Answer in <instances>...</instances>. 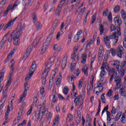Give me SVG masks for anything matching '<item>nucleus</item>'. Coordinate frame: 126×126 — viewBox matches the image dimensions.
Listing matches in <instances>:
<instances>
[{"mask_svg":"<svg viewBox=\"0 0 126 126\" xmlns=\"http://www.w3.org/2000/svg\"><path fill=\"white\" fill-rule=\"evenodd\" d=\"M113 35L109 36H106L104 37V43L105 46L109 47L110 46V39H112L113 42L114 46H116L118 43V41H119V36L117 35V32H114L112 33Z\"/></svg>","mask_w":126,"mask_h":126,"instance_id":"1","label":"nucleus"},{"mask_svg":"<svg viewBox=\"0 0 126 126\" xmlns=\"http://www.w3.org/2000/svg\"><path fill=\"white\" fill-rule=\"evenodd\" d=\"M40 110L39 113L36 115V118L38 121H41L42 118H43V116L45 115L46 112L48 111V110L45 109L46 108V101L43 102L42 105H40Z\"/></svg>","mask_w":126,"mask_h":126,"instance_id":"2","label":"nucleus"},{"mask_svg":"<svg viewBox=\"0 0 126 126\" xmlns=\"http://www.w3.org/2000/svg\"><path fill=\"white\" fill-rule=\"evenodd\" d=\"M24 89L25 91L24 92V93L23 94L21 95L20 97L19 103H23V98H24V97H25V96L27 95V91L29 90V86L28 85V82L27 81L25 84Z\"/></svg>","mask_w":126,"mask_h":126,"instance_id":"3","label":"nucleus"},{"mask_svg":"<svg viewBox=\"0 0 126 126\" xmlns=\"http://www.w3.org/2000/svg\"><path fill=\"white\" fill-rule=\"evenodd\" d=\"M117 55L119 58L122 59L123 56L125 55V49L122 45H119L118 48L116 49Z\"/></svg>","mask_w":126,"mask_h":126,"instance_id":"4","label":"nucleus"},{"mask_svg":"<svg viewBox=\"0 0 126 126\" xmlns=\"http://www.w3.org/2000/svg\"><path fill=\"white\" fill-rule=\"evenodd\" d=\"M54 64V60L51 61V59H49V61L45 63V70H44V73L49 74V72L50 71V69L51 68V66Z\"/></svg>","mask_w":126,"mask_h":126,"instance_id":"5","label":"nucleus"},{"mask_svg":"<svg viewBox=\"0 0 126 126\" xmlns=\"http://www.w3.org/2000/svg\"><path fill=\"white\" fill-rule=\"evenodd\" d=\"M115 82L116 83V85L115 86V90H118L120 89V87L122 85V78L121 77H114Z\"/></svg>","mask_w":126,"mask_h":126,"instance_id":"6","label":"nucleus"},{"mask_svg":"<svg viewBox=\"0 0 126 126\" xmlns=\"http://www.w3.org/2000/svg\"><path fill=\"white\" fill-rule=\"evenodd\" d=\"M7 89H5L4 91L3 92V98L1 100L0 102V106L1 107L2 105L5 103V100H6V98H7Z\"/></svg>","mask_w":126,"mask_h":126,"instance_id":"7","label":"nucleus"},{"mask_svg":"<svg viewBox=\"0 0 126 126\" xmlns=\"http://www.w3.org/2000/svg\"><path fill=\"white\" fill-rule=\"evenodd\" d=\"M20 33H17V34H15V36L13 37V40H14L13 44L15 46H18L20 43V36L19 35Z\"/></svg>","mask_w":126,"mask_h":126,"instance_id":"8","label":"nucleus"},{"mask_svg":"<svg viewBox=\"0 0 126 126\" xmlns=\"http://www.w3.org/2000/svg\"><path fill=\"white\" fill-rule=\"evenodd\" d=\"M24 28H25V26L24 25L23 26H22L18 31L15 30L11 34V36H14V35H17L18 33H19V36H20L21 34H22V31L24 30Z\"/></svg>","mask_w":126,"mask_h":126,"instance_id":"9","label":"nucleus"},{"mask_svg":"<svg viewBox=\"0 0 126 126\" xmlns=\"http://www.w3.org/2000/svg\"><path fill=\"white\" fill-rule=\"evenodd\" d=\"M92 82L90 81V83L88 84L87 86V90L88 91H91V90H93V81H94V78H95V76L94 75L92 76Z\"/></svg>","mask_w":126,"mask_h":126,"instance_id":"10","label":"nucleus"},{"mask_svg":"<svg viewBox=\"0 0 126 126\" xmlns=\"http://www.w3.org/2000/svg\"><path fill=\"white\" fill-rule=\"evenodd\" d=\"M37 69V65H36V62L33 61L31 66V69H30V72H32L34 73L36 70Z\"/></svg>","mask_w":126,"mask_h":126,"instance_id":"11","label":"nucleus"},{"mask_svg":"<svg viewBox=\"0 0 126 126\" xmlns=\"http://www.w3.org/2000/svg\"><path fill=\"white\" fill-rule=\"evenodd\" d=\"M114 22L115 26H121L122 25V20L118 17H115L114 19Z\"/></svg>","mask_w":126,"mask_h":126,"instance_id":"12","label":"nucleus"},{"mask_svg":"<svg viewBox=\"0 0 126 126\" xmlns=\"http://www.w3.org/2000/svg\"><path fill=\"white\" fill-rule=\"evenodd\" d=\"M18 115H19V116L15 119L14 121L13 122L14 125H16L17 123H19V121H20L21 119L20 116L22 115V110L19 111Z\"/></svg>","mask_w":126,"mask_h":126,"instance_id":"13","label":"nucleus"},{"mask_svg":"<svg viewBox=\"0 0 126 126\" xmlns=\"http://www.w3.org/2000/svg\"><path fill=\"white\" fill-rule=\"evenodd\" d=\"M106 70L108 72L109 75H111V74H116V71L114 68H111L110 67H107V68H106Z\"/></svg>","mask_w":126,"mask_h":126,"instance_id":"14","label":"nucleus"},{"mask_svg":"<svg viewBox=\"0 0 126 126\" xmlns=\"http://www.w3.org/2000/svg\"><path fill=\"white\" fill-rule=\"evenodd\" d=\"M67 56H64L62 61V69H64L66 66V63H67Z\"/></svg>","mask_w":126,"mask_h":126,"instance_id":"15","label":"nucleus"},{"mask_svg":"<svg viewBox=\"0 0 126 126\" xmlns=\"http://www.w3.org/2000/svg\"><path fill=\"white\" fill-rule=\"evenodd\" d=\"M64 3H60L56 9V13L58 14V16H60V14H61V11L62 10V7H63V5Z\"/></svg>","mask_w":126,"mask_h":126,"instance_id":"16","label":"nucleus"},{"mask_svg":"<svg viewBox=\"0 0 126 126\" xmlns=\"http://www.w3.org/2000/svg\"><path fill=\"white\" fill-rule=\"evenodd\" d=\"M59 120H60V116L58 115L56 116L54 121H53V126H58L59 124Z\"/></svg>","mask_w":126,"mask_h":126,"instance_id":"17","label":"nucleus"},{"mask_svg":"<svg viewBox=\"0 0 126 126\" xmlns=\"http://www.w3.org/2000/svg\"><path fill=\"white\" fill-rule=\"evenodd\" d=\"M81 95H78L76 97H75L74 102L75 103V105L76 106H77L78 105H79V103H80V97Z\"/></svg>","mask_w":126,"mask_h":126,"instance_id":"18","label":"nucleus"},{"mask_svg":"<svg viewBox=\"0 0 126 126\" xmlns=\"http://www.w3.org/2000/svg\"><path fill=\"white\" fill-rule=\"evenodd\" d=\"M47 76H48V74L46 73H43L42 75L41 78L42 79V84L45 85L46 84V78H47Z\"/></svg>","mask_w":126,"mask_h":126,"instance_id":"19","label":"nucleus"},{"mask_svg":"<svg viewBox=\"0 0 126 126\" xmlns=\"http://www.w3.org/2000/svg\"><path fill=\"white\" fill-rule=\"evenodd\" d=\"M82 60H81V63H83V64H84V63H86V60L87 59V55L86 54L84 53L82 55Z\"/></svg>","mask_w":126,"mask_h":126,"instance_id":"20","label":"nucleus"},{"mask_svg":"<svg viewBox=\"0 0 126 126\" xmlns=\"http://www.w3.org/2000/svg\"><path fill=\"white\" fill-rule=\"evenodd\" d=\"M8 34H9V32H7L6 34L4 35L2 40H1L0 44H2L3 45H4V44H5L6 40H7V35H8Z\"/></svg>","mask_w":126,"mask_h":126,"instance_id":"21","label":"nucleus"},{"mask_svg":"<svg viewBox=\"0 0 126 126\" xmlns=\"http://www.w3.org/2000/svg\"><path fill=\"white\" fill-rule=\"evenodd\" d=\"M82 70L86 76H88V65L86 64L83 68Z\"/></svg>","mask_w":126,"mask_h":126,"instance_id":"22","label":"nucleus"},{"mask_svg":"<svg viewBox=\"0 0 126 126\" xmlns=\"http://www.w3.org/2000/svg\"><path fill=\"white\" fill-rule=\"evenodd\" d=\"M98 56L99 58H102L104 56V48L103 46H100L99 47V50L98 51Z\"/></svg>","mask_w":126,"mask_h":126,"instance_id":"23","label":"nucleus"},{"mask_svg":"<svg viewBox=\"0 0 126 126\" xmlns=\"http://www.w3.org/2000/svg\"><path fill=\"white\" fill-rule=\"evenodd\" d=\"M113 65L116 66V69H120V64H121V62L118 60H116L113 61V63L112 64Z\"/></svg>","mask_w":126,"mask_h":126,"instance_id":"24","label":"nucleus"},{"mask_svg":"<svg viewBox=\"0 0 126 126\" xmlns=\"http://www.w3.org/2000/svg\"><path fill=\"white\" fill-rule=\"evenodd\" d=\"M13 55H14V52H13V51H11L10 53L8 55L6 60L5 61L4 63H6L8 62L9 60H10V59H11V57H12V56H13Z\"/></svg>","mask_w":126,"mask_h":126,"instance_id":"25","label":"nucleus"},{"mask_svg":"<svg viewBox=\"0 0 126 126\" xmlns=\"http://www.w3.org/2000/svg\"><path fill=\"white\" fill-rule=\"evenodd\" d=\"M13 25V23L12 22V20H11L4 27V30L5 31L9 27H11Z\"/></svg>","mask_w":126,"mask_h":126,"instance_id":"26","label":"nucleus"},{"mask_svg":"<svg viewBox=\"0 0 126 126\" xmlns=\"http://www.w3.org/2000/svg\"><path fill=\"white\" fill-rule=\"evenodd\" d=\"M35 26L36 27L37 31H39V30H41L42 29V23L40 22H37L35 24Z\"/></svg>","mask_w":126,"mask_h":126,"instance_id":"27","label":"nucleus"},{"mask_svg":"<svg viewBox=\"0 0 126 126\" xmlns=\"http://www.w3.org/2000/svg\"><path fill=\"white\" fill-rule=\"evenodd\" d=\"M94 39H91L90 42L87 43V44L86 45L87 50H90V46L94 44Z\"/></svg>","mask_w":126,"mask_h":126,"instance_id":"28","label":"nucleus"},{"mask_svg":"<svg viewBox=\"0 0 126 126\" xmlns=\"http://www.w3.org/2000/svg\"><path fill=\"white\" fill-rule=\"evenodd\" d=\"M60 25V22H59V20H55V21L53 23V26L52 27V29L55 30V28H57L58 26Z\"/></svg>","mask_w":126,"mask_h":126,"instance_id":"29","label":"nucleus"},{"mask_svg":"<svg viewBox=\"0 0 126 126\" xmlns=\"http://www.w3.org/2000/svg\"><path fill=\"white\" fill-rule=\"evenodd\" d=\"M51 35H49V36L48 37L44 42L43 44H44V46H49V45H50V43H51Z\"/></svg>","mask_w":126,"mask_h":126,"instance_id":"30","label":"nucleus"},{"mask_svg":"<svg viewBox=\"0 0 126 126\" xmlns=\"http://www.w3.org/2000/svg\"><path fill=\"white\" fill-rule=\"evenodd\" d=\"M119 93L121 94V95L124 96V97H126V90L124 88H120V90H119Z\"/></svg>","mask_w":126,"mask_h":126,"instance_id":"31","label":"nucleus"},{"mask_svg":"<svg viewBox=\"0 0 126 126\" xmlns=\"http://www.w3.org/2000/svg\"><path fill=\"white\" fill-rule=\"evenodd\" d=\"M9 66L11 70L9 73L10 78V77L12 76V73H13V70H14V67H13V66H14V63H12V64L11 65H9Z\"/></svg>","mask_w":126,"mask_h":126,"instance_id":"32","label":"nucleus"},{"mask_svg":"<svg viewBox=\"0 0 126 126\" xmlns=\"http://www.w3.org/2000/svg\"><path fill=\"white\" fill-rule=\"evenodd\" d=\"M104 85V84L103 83H100L98 82L97 83V86L96 87V88H100L101 89L99 92H102L103 91L104 88L103 87V86Z\"/></svg>","mask_w":126,"mask_h":126,"instance_id":"33","label":"nucleus"},{"mask_svg":"<svg viewBox=\"0 0 126 126\" xmlns=\"http://www.w3.org/2000/svg\"><path fill=\"white\" fill-rule=\"evenodd\" d=\"M8 78H9V80L6 83V86H5V88L6 89H7L8 87H9V85L11 84V76L10 77V75H9Z\"/></svg>","mask_w":126,"mask_h":126,"instance_id":"34","label":"nucleus"},{"mask_svg":"<svg viewBox=\"0 0 126 126\" xmlns=\"http://www.w3.org/2000/svg\"><path fill=\"white\" fill-rule=\"evenodd\" d=\"M105 31V29H104V26L103 25H100L99 26V32L100 35H102L104 34V32Z\"/></svg>","mask_w":126,"mask_h":126,"instance_id":"35","label":"nucleus"},{"mask_svg":"<svg viewBox=\"0 0 126 126\" xmlns=\"http://www.w3.org/2000/svg\"><path fill=\"white\" fill-rule=\"evenodd\" d=\"M126 61H125L124 62H122L121 63V65H120V69H126Z\"/></svg>","mask_w":126,"mask_h":126,"instance_id":"36","label":"nucleus"},{"mask_svg":"<svg viewBox=\"0 0 126 126\" xmlns=\"http://www.w3.org/2000/svg\"><path fill=\"white\" fill-rule=\"evenodd\" d=\"M0 88H1V81H2V80H3V78L4 77V72H1L0 73Z\"/></svg>","mask_w":126,"mask_h":126,"instance_id":"37","label":"nucleus"},{"mask_svg":"<svg viewBox=\"0 0 126 126\" xmlns=\"http://www.w3.org/2000/svg\"><path fill=\"white\" fill-rule=\"evenodd\" d=\"M110 53L113 57H115L117 55V50L115 48H111Z\"/></svg>","mask_w":126,"mask_h":126,"instance_id":"38","label":"nucleus"},{"mask_svg":"<svg viewBox=\"0 0 126 126\" xmlns=\"http://www.w3.org/2000/svg\"><path fill=\"white\" fill-rule=\"evenodd\" d=\"M49 46L45 45V44H43V46H42V49H41V55H44V53L47 51V49H48V47Z\"/></svg>","mask_w":126,"mask_h":126,"instance_id":"39","label":"nucleus"},{"mask_svg":"<svg viewBox=\"0 0 126 126\" xmlns=\"http://www.w3.org/2000/svg\"><path fill=\"white\" fill-rule=\"evenodd\" d=\"M34 73H32V72H29V74L27 75V77L25 78V81L27 82V80H29L30 79L31 77H32V75H33V74Z\"/></svg>","mask_w":126,"mask_h":126,"instance_id":"40","label":"nucleus"},{"mask_svg":"<svg viewBox=\"0 0 126 126\" xmlns=\"http://www.w3.org/2000/svg\"><path fill=\"white\" fill-rule=\"evenodd\" d=\"M121 15L123 19H124L126 20V13L125 12V10L124 9H122L121 10Z\"/></svg>","mask_w":126,"mask_h":126,"instance_id":"41","label":"nucleus"},{"mask_svg":"<svg viewBox=\"0 0 126 126\" xmlns=\"http://www.w3.org/2000/svg\"><path fill=\"white\" fill-rule=\"evenodd\" d=\"M120 9H121V6H120V5H117L114 7V12L115 13H118L120 11Z\"/></svg>","mask_w":126,"mask_h":126,"instance_id":"42","label":"nucleus"},{"mask_svg":"<svg viewBox=\"0 0 126 126\" xmlns=\"http://www.w3.org/2000/svg\"><path fill=\"white\" fill-rule=\"evenodd\" d=\"M106 115H107V121H109V122H111V113L109 112V111H107L106 112Z\"/></svg>","mask_w":126,"mask_h":126,"instance_id":"43","label":"nucleus"},{"mask_svg":"<svg viewBox=\"0 0 126 126\" xmlns=\"http://www.w3.org/2000/svg\"><path fill=\"white\" fill-rule=\"evenodd\" d=\"M106 75V71L105 70H101L99 74V77H104Z\"/></svg>","mask_w":126,"mask_h":126,"instance_id":"44","label":"nucleus"},{"mask_svg":"<svg viewBox=\"0 0 126 126\" xmlns=\"http://www.w3.org/2000/svg\"><path fill=\"white\" fill-rule=\"evenodd\" d=\"M108 110H109V105H107L106 106L103 108L102 111L101 116H103V114L105 113V112H106L107 113V111H108Z\"/></svg>","mask_w":126,"mask_h":126,"instance_id":"45","label":"nucleus"},{"mask_svg":"<svg viewBox=\"0 0 126 126\" xmlns=\"http://www.w3.org/2000/svg\"><path fill=\"white\" fill-rule=\"evenodd\" d=\"M9 111H10L9 107H8L7 112L5 113V120H8V112H9Z\"/></svg>","mask_w":126,"mask_h":126,"instance_id":"46","label":"nucleus"},{"mask_svg":"<svg viewBox=\"0 0 126 126\" xmlns=\"http://www.w3.org/2000/svg\"><path fill=\"white\" fill-rule=\"evenodd\" d=\"M100 111H101V100H99V104H98V110L95 115V116H98L100 113Z\"/></svg>","mask_w":126,"mask_h":126,"instance_id":"47","label":"nucleus"},{"mask_svg":"<svg viewBox=\"0 0 126 126\" xmlns=\"http://www.w3.org/2000/svg\"><path fill=\"white\" fill-rule=\"evenodd\" d=\"M116 28L117 29V34L119 35V36H121L122 35V33L121 32V26H117L116 27Z\"/></svg>","mask_w":126,"mask_h":126,"instance_id":"48","label":"nucleus"},{"mask_svg":"<svg viewBox=\"0 0 126 126\" xmlns=\"http://www.w3.org/2000/svg\"><path fill=\"white\" fill-rule=\"evenodd\" d=\"M75 75H77V76H78L79 75V73H74V75H73L71 77V81H72V80H74V78H76V77L75 76Z\"/></svg>","mask_w":126,"mask_h":126,"instance_id":"49","label":"nucleus"},{"mask_svg":"<svg viewBox=\"0 0 126 126\" xmlns=\"http://www.w3.org/2000/svg\"><path fill=\"white\" fill-rule=\"evenodd\" d=\"M122 124H126V116L123 114L121 119Z\"/></svg>","mask_w":126,"mask_h":126,"instance_id":"50","label":"nucleus"},{"mask_svg":"<svg viewBox=\"0 0 126 126\" xmlns=\"http://www.w3.org/2000/svg\"><path fill=\"white\" fill-rule=\"evenodd\" d=\"M126 69H120V75L121 77H123V76H124V75H125V73H126Z\"/></svg>","mask_w":126,"mask_h":126,"instance_id":"51","label":"nucleus"},{"mask_svg":"<svg viewBox=\"0 0 126 126\" xmlns=\"http://www.w3.org/2000/svg\"><path fill=\"white\" fill-rule=\"evenodd\" d=\"M71 59L72 60V62H75V58H76V53L74 52L73 54L71 55Z\"/></svg>","mask_w":126,"mask_h":126,"instance_id":"52","label":"nucleus"},{"mask_svg":"<svg viewBox=\"0 0 126 126\" xmlns=\"http://www.w3.org/2000/svg\"><path fill=\"white\" fill-rule=\"evenodd\" d=\"M83 83V80H80L79 81V84H78V89H81V87H82V84Z\"/></svg>","mask_w":126,"mask_h":126,"instance_id":"53","label":"nucleus"},{"mask_svg":"<svg viewBox=\"0 0 126 126\" xmlns=\"http://www.w3.org/2000/svg\"><path fill=\"white\" fill-rule=\"evenodd\" d=\"M109 9H105L104 10H103V16H107L108 15V13H109Z\"/></svg>","mask_w":126,"mask_h":126,"instance_id":"54","label":"nucleus"},{"mask_svg":"<svg viewBox=\"0 0 126 126\" xmlns=\"http://www.w3.org/2000/svg\"><path fill=\"white\" fill-rule=\"evenodd\" d=\"M63 93L66 95L68 93V89H67V87H65L63 89Z\"/></svg>","mask_w":126,"mask_h":126,"instance_id":"55","label":"nucleus"},{"mask_svg":"<svg viewBox=\"0 0 126 126\" xmlns=\"http://www.w3.org/2000/svg\"><path fill=\"white\" fill-rule=\"evenodd\" d=\"M80 121H81V115L79 114L78 117H77V119H76V123H77V124L80 123Z\"/></svg>","mask_w":126,"mask_h":126,"instance_id":"56","label":"nucleus"},{"mask_svg":"<svg viewBox=\"0 0 126 126\" xmlns=\"http://www.w3.org/2000/svg\"><path fill=\"white\" fill-rule=\"evenodd\" d=\"M115 77H116V74H113L111 76V77L109 80L110 83H111V82H112V81H113V79H114V78H115Z\"/></svg>","mask_w":126,"mask_h":126,"instance_id":"57","label":"nucleus"},{"mask_svg":"<svg viewBox=\"0 0 126 126\" xmlns=\"http://www.w3.org/2000/svg\"><path fill=\"white\" fill-rule=\"evenodd\" d=\"M76 65V64L75 63L71 64V71H73V70H74V69H75Z\"/></svg>","mask_w":126,"mask_h":126,"instance_id":"58","label":"nucleus"},{"mask_svg":"<svg viewBox=\"0 0 126 126\" xmlns=\"http://www.w3.org/2000/svg\"><path fill=\"white\" fill-rule=\"evenodd\" d=\"M48 8H49V4L46 3L44 5V11H46V10H47Z\"/></svg>","mask_w":126,"mask_h":126,"instance_id":"59","label":"nucleus"},{"mask_svg":"<svg viewBox=\"0 0 126 126\" xmlns=\"http://www.w3.org/2000/svg\"><path fill=\"white\" fill-rule=\"evenodd\" d=\"M76 95H77V92L73 93V94L71 93V96L72 99H74V98H75V97H76Z\"/></svg>","mask_w":126,"mask_h":126,"instance_id":"60","label":"nucleus"},{"mask_svg":"<svg viewBox=\"0 0 126 126\" xmlns=\"http://www.w3.org/2000/svg\"><path fill=\"white\" fill-rule=\"evenodd\" d=\"M106 96L108 97H111L112 96V90H109L106 94Z\"/></svg>","mask_w":126,"mask_h":126,"instance_id":"61","label":"nucleus"},{"mask_svg":"<svg viewBox=\"0 0 126 126\" xmlns=\"http://www.w3.org/2000/svg\"><path fill=\"white\" fill-rule=\"evenodd\" d=\"M121 117H122V115L121 114H120L119 113H118L117 115H116V121H119V120H120Z\"/></svg>","mask_w":126,"mask_h":126,"instance_id":"62","label":"nucleus"},{"mask_svg":"<svg viewBox=\"0 0 126 126\" xmlns=\"http://www.w3.org/2000/svg\"><path fill=\"white\" fill-rule=\"evenodd\" d=\"M82 108H83V102H81V104L79 105L78 107L79 111H81L82 110Z\"/></svg>","mask_w":126,"mask_h":126,"instance_id":"63","label":"nucleus"},{"mask_svg":"<svg viewBox=\"0 0 126 126\" xmlns=\"http://www.w3.org/2000/svg\"><path fill=\"white\" fill-rule=\"evenodd\" d=\"M61 64V58H59L57 59V62H56V65H60Z\"/></svg>","mask_w":126,"mask_h":126,"instance_id":"64","label":"nucleus"}]
</instances>
